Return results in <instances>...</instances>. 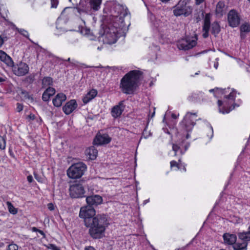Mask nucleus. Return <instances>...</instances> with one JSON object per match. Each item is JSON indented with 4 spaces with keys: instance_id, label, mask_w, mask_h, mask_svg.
<instances>
[{
    "instance_id": "1",
    "label": "nucleus",
    "mask_w": 250,
    "mask_h": 250,
    "mask_svg": "<svg viewBox=\"0 0 250 250\" xmlns=\"http://www.w3.org/2000/svg\"><path fill=\"white\" fill-rule=\"evenodd\" d=\"M79 216L83 219L84 226L89 229L88 234L93 239L103 237L105 228L108 225L106 215H96L93 207L84 206L81 208Z\"/></svg>"
},
{
    "instance_id": "2",
    "label": "nucleus",
    "mask_w": 250,
    "mask_h": 250,
    "mask_svg": "<svg viewBox=\"0 0 250 250\" xmlns=\"http://www.w3.org/2000/svg\"><path fill=\"white\" fill-rule=\"evenodd\" d=\"M141 78V71L131 70L125 75L121 79L120 88L123 93L133 94L139 88Z\"/></svg>"
},
{
    "instance_id": "3",
    "label": "nucleus",
    "mask_w": 250,
    "mask_h": 250,
    "mask_svg": "<svg viewBox=\"0 0 250 250\" xmlns=\"http://www.w3.org/2000/svg\"><path fill=\"white\" fill-rule=\"evenodd\" d=\"M102 0H81L76 9L80 15H91L100 9Z\"/></svg>"
},
{
    "instance_id": "4",
    "label": "nucleus",
    "mask_w": 250,
    "mask_h": 250,
    "mask_svg": "<svg viewBox=\"0 0 250 250\" xmlns=\"http://www.w3.org/2000/svg\"><path fill=\"white\" fill-rule=\"evenodd\" d=\"M211 14L210 13H207L204 19L202 26V31L203 32L202 36L205 39L208 37L210 29L211 33L215 37H216L221 31L219 21H214L211 23Z\"/></svg>"
},
{
    "instance_id": "5",
    "label": "nucleus",
    "mask_w": 250,
    "mask_h": 250,
    "mask_svg": "<svg viewBox=\"0 0 250 250\" xmlns=\"http://www.w3.org/2000/svg\"><path fill=\"white\" fill-rule=\"evenodd\" d=\"M197 118L196 112H188L179 124L180 129L188 132L186 136L187 139L189 138L190 135L188 132L192 131L194 126L196 125V121L201 120V118L197 119Z\"/></svg>"
},
{
    "instance_id": "6",
    "label": "nucleus",
    "mask_w": 250,
    "mask_h": 250,
    "mask_svg": "<svg viewBox=\"0 0 250 250\" xmlns=\"http://www.w3.org/2000/svg\"><path fill=\"white\" fill-rule=\"evenodd\" d=\"M87 181L82 179L76 181L69 187V194L71 198H79L84 197L85 189L87 188L88 185Z\"/></svg>"
},
{
    "instance_id": "7",
    "label": "nucleus",
    "mask_w": 250,
    "mask_h": 250,
    "mask_svg": "<svg viewBox=\"0 0 250 250\" xmlns=\"http://www.w3.org/2000/svg\"><path fill=\"white\" fill-rule=\"evenodd\" d=\"M188 0H180L173 7V13L175 17L184 16L187 17L192 14V7L189 5Z\"/></svg>"
},
{
    "instance_id": "8",
    "label": "nucleus",
    "mask_w": 250,
    "mask_h": 250,
    "mask_svg": "<svg viewBox=\"0 0 250 250\" xmlns=\"http://www.w3.org/2000/svg\"><path fill=\"white\" fill-rule=\"evenodd\" d=\"M87 169L85 164L83 163H77L70 166L67 170L68 176L72 179L79 178Z\"/></svg>"
},
{
    "instance_id": "9",
    "label": "nucleus",
    "mask_w": 250,
    "mask_h": 250,
    "mask_svg": "<svg viewBox=\"0 0 250 250\" xmlns=\"http://www.w3.org/2000/svg\"><path fill=\"white\" fill-rule=\"evenodd\" d=\"M118 28L114 25H109L104 30L103 36L107 43L112 44L117 41Z\"/></svg>"
},
{
    "instance_id": "10",
    "label": "nucleus",
    "mask_w": 250,
    "mask_h": 250,
    "mask_svg": "<svg viewBox=\"0 0 250 250\" xmlns=\"http://www.w3.org/2000/svg\"><path fill=\"white\" fill-rule=\"evenodd\" d=\"M197 37L186 36L185 38L180 40L177 44V46L180 50H188L197 44Z\"/></svg>"
},
{
    "instance_id": "11",
    "label": "nucleus",
    "mask_w": 250,
    "mask_h": 250,
    "mask_svg": "<svg viewBox=\"0 0 250 250\" xmlns=\"http://www.w3.org/2000/svg\"><path fill=\"white\" fill-rule=\"evenodd\" d=\"M241 17L235 9L230 10L228 14L229 25L232 28L237 27L240 23Z\"/></svg>"
},
{
    "instance_id": "12",
    "label": "nucleus",
    "mask_w": 250,
    "mask_h": 250,
    "mask_svg": "<svg viewBox=\"0 0 250 250\" xmlns=\"http://www.w3.org/2000/svg\"><path fill=\"white\" fill-rule=\"evenodd\" d=\"M29 66L25 62H20L14 67L15 74L19 76H24L29 72Z\"/></svg>"
},
{
    "instance_id": "13",
    "label": "nucleus",
    "mask_w": 250,
    "mask_h": 250,
    "mask_svg": "<svg viewBox=\"0 0 250 250\" xmlns=\"http://www.w3.org/2000/svg\"><path fill=\"white\" fill-rule=\"evenodd\" d=\"M149 108V105L147 106V108L145 109V110H146L145 112L147 114V117H148L147 121V125H148L150 119L152 118L154 116L155 113V108H154L153 111L152 112V113L151 114L150 112V110ZM147 125H146V126L144 128L143 132H142V138H143V137H144V138L147 139L149 136H150L152 135V133H151L150 131L147 130Z\"/></svg>"
},
{
    "instance_id": "14",
    "label": "nucleus",
    "mask_w": 250,
    "mask_h": 250,
    "mask_svg": "<svg viewBox=\"0 0 250 250\" xmlns=\"http://www.w3.org/2000/svg\"><path fill=\"white\" fill-rule=\"evenodd\" d=\"M111 140V138L107 134H97L94 139L93 144L94 145L100 146L107 144Z\"/></svg>"
},
{
    "instance_id": "15",
    "label": "nucleus",
    "mask_w": 250,
    "mask_h": 250,
    "mask_svg": "<svg viewBox=\"0 0 250 250\" xmlns=\"http://www.w3.org/2000/svg\"><path fill=\"white\" fill-rule=\"evenodd\" d=\"M86 202L87 204V206L94 208V206H97L102 203L103 198L99 195H92L86 197Z\"/></svg>"
},
{
    "instance_id": "16",
    "label": "nucleus",
    "mask_w": 250,
    "mask_h": 250,
    "mask_svg": "<svg viewBox=\"0 0 250 250\" xmlns=\"http://www.w3.org/2000/svg\"><path fill=\"white\" fill-rule=\"evenodd\" d=\"M78 104L75 100H71L67 102L62 107V111L66 115L71 114L77 108Z\"/></svg>"
},
{
    "instance_id": "17",
    "label": "nucleus",
    "mask_w": 250,
    "mask_h": 250,
    "mask_svg": "<svg viewBox=\"0 0 250 250\" xmlns=\"http://www.w3.org/2000/svg\"><path fill=\"white\" fill-rule=\"evenodd\" d=\"M125 105L124 101L119 102L118 105L114 106L111 110V115L114 118H117L121 116L123 111L124 110Z\"/></svg>"
},
{
    "instance_id": "18",
    "label": "nucleus",
    "mask_w": 250,
    "mask_h": 250,
    "mask_svg": "<svg viewBox=\"0 0 250 250\" xmlns=\"http://www.w3.org/2000/svg\"><path fill=\"white\" fill-rule=\"evenodd\" d=\"M224 243L229 245H234L237 240V236L235 234L229 233H225L223 235Z\"/></svg>"
},
{
    "instance_id": "19",
    "label": "nucleus",
    "mask_w": 250,
    "mask_h": 250,
    "mask_svg": "<svg viewBox=\"0 0 250 250\" xmlns=\"http://www.w3.org/2000/svg\"><path fill=\"white\" fill-rule=\"evenodd\" d=\"M144 3L145 4V6L147 10V14H148V18L149 19L150 21L153 23V24L154 25V27H155L159 33H161L163 32V31H161L160 29H159V24L160 23L159 21L156 20L155 16V15L150 11L149 8L147 6L146 3L144 2Z\"/></svg>"
},
{
    "instance_id": "20",
    "label": "nucleus",
    "mask_w": 250,
    "mask_h": 250,
    "mask_svg": "<svg viewBox=\"0 0 250 250\" xmlns=\"http://www.w3.org/2000/svg\"><path fill=\"white\" fill-rule=\"evenodd\" d=\"M66 99V96L64 94L62 93H58L53 99V105L56 107H60L62 105V102L65 101Z\"/></svg>"
},
{
    "instance_id": "21",
    "label": "nucleus",
    "mask_w": 250,
    "mask_h": 250,
    "mask_svg": "<svg viewBox=\"0 0 250 250\" xmlns=\"http://www.w3.org/2000/svg\"><path fill=\"white\" fill-rule=\"evenodd\" d=\"M142 84L145 88L151 87L153 84V79L149 74L146 75L142 72Z\"/></svg>"
},
{
    "instance_id": "22",
    "label": "nucleus",
    "mask_w": 250,
    "mask_h": 250,
    "mask_svg": "<svg viewBox=\"0 0 250 250\" xmlns=\"http://www.w3.org/2000/svg\"><path fill=\"white\" fill-rule=\"evenodd\" d=\"M0 60L8 66L14 65L12 58L2 50H0Z\"/></svg>"
},
{
    "instance_id": "23",
    "label": "nucleus",
    "mask_w": 250,
    "mask_h": 250,
    "mask_svg": "<svg viewBox=\"0 0 250 250\" xmlns=\"http://www.w3.org/2000/svg\"><path fill=\"white\" fill-rule=\"evenodd\" d=\"M97 91L92 89L90 90L83 98V101L84 104H86L94 99L97 95Z\"/></svg>"
},
{
    "instance_id": "24",
    "label": "nucleus",
    "mask_w": 250,
    "mask_h": 250,
    "mask_svg": "<svg viewBox=\"0 0 250 250\" xmlns=\"http://www.w3.org/2000/svg\"><path fill=\"white\" fill-rule=\"evenodd\" d=\"M114 7H117V17H119V19L123 20V17L127 14V8L120 4L116 5Z\"/></svg>"
},
{
    "instance_id": "25",
    "label": "nucleus",
    "mask_w": 250,
    "mask_h": 250,
    "mask_svg": "<svg viewBox=\"0 0 250 250\" xmlns=\"http://www.w3.org/2000/svg\"><path fill=\"white\" fill-rule=\"evenodd\" d=\"M238 236L239 239L243 241V242L248 243L250 241V232L249 231L239 232L238 234Z\"/></svg>"
},
{
    "instance_id": "26",
    "label": "nucleus",
    "mask_w": 250,
    "mask_h": 250,
    "mask_svg": "<svg viewBox=\"0 0 250 250\" xmlns=\"http://www.w3.org/2000/svg\"><path fill=\"white\" fill-rule=\"evenodd\" d=\"M86 151L87 154L89 155L91 159L94 160L96 159L98 154V150L94 147V146H90L86 150Z\"/></svg>"
},
{
    "instance_id": "27",
    "label": "nucleus",
    "mask_w": 250,
    "mask_h": 250,
    "mask_svg": "<svg viewBox=\"0 0 250 250\" xmlns=\"http://www.w3.org/2000/svg\"><path fill=\"white\" fill-rule=\"evenodd\" d=\"M184 144V140L172 144V150L175 152L174 155H177L178 152L179 151H180V150L182 149L181 147L183 146Z\"/></svg>"
},
{
    "instance_id": "28",
    "label": "nucleus",
    "mask_w": 250,
    "mask_h": 250,
    "mask_svg": "<svg viewBox=\"0 0 250 250\" xmlns=\"http://www.w3.org/2000/svg\"><path fill=\"white\" fill-rule=\"evenodd\" d=\"M248 246V243L242 242V243H236L233 245V248L234 250H247Z\"/></svg>"
},
{
    "instance_id": "29",
    "label": "nucleus",
    "mask_w": 250,
    "mask_h": 250,
    "mask_svg": "<svg viewBox=\"0 0 250 250\" xmlns=\"http://www.w3.org/2000/svg\"><path fill=\"white\" fill-rule=\"evenodd\" d=\"M225 7L224 2L219 1L216 7L215 13L217 15H223V9Z\"/></svg>"
},
{
    "instance_id": "30",
    "label": "nucleus",
    "mask_w": 250,
    "mask_h": 250,
    "mask_svg": "<svg viewBox=\"0 0 250 250\" xmlns=\"http://www.w3.org/2000/svg\"><path fill=\"white\" fill-rule=\"evenodd\" d=\"M52 83L53 79L50 77H44L42 80V87L43 88L51 85Z\"/></svg>"
},
{
    "instance_id": "31",
    "label": "nucleus",
    "mask_w": 250,
    "mask_h": 250,
    "mask_svg": "<svg viewBox=\"0 0 250 250\" xmlns=\"http://www.w3.org/2000/svg\"><path fill=\"white\" fill-rule=\"evenodd\" d=\"M217 103L218 105L219 106V112L223 114L229 113L231 110L233 109L235 107L234 105L233 106L232 108H231V107H230L229 109H225V107H223V110H222L220 107L223 104L222 101L221 100H219L217 101Z\"/></svg>"
},
{
    "instance_id": "32",
    "label": "nucleus",
    "mask_w": 250,
    "mask_h": 250,
    "mask_svg": "<svg viewBox=\"0 0 250 250\" xmlns=\"http://www.w3.org/2000/svg\"><path fill=\"white\" fill-rule=\"evenodd\" d=\"M6 205L7 206V208L9 212L12 214H16L18 212L17 208H15L12 203L9 201L6 202Z\"/></svg>"
},
{
    "instance_id": "33",
    "label": "nucleus",
    "mask_w": 250,
    "mask_h": 250,
    "mask_svg": "<svg viewBox=\"0 0 250 250\" xmlns=\"http://www.w3.org/2000/svg\"><path fill=\"white\" fill-rule=\"evenodd\" d=\"M240 32L249 33L250 32V25L248 23L242 24L240 27Z\"/></svg>"
},
{
    "instance_id": "34",
    "label": "nucleus",
    "mask_w": 250,
    "mask_h": 250,
    "mask_svg": "<svg viewBox=\"0 0 250 250\" xmlns=\"http://www.w3.org/2000/svg\"><path fill=\"white\" fill-rule=\"evenodd\" d=\"M6 139L5 136L0 135V149L1 150H4L6 147Z\"/></svg>"
},
{
    "instance_id": "35",
    "label": "nucleus",
    "mask_w": 250,
    "mask_h": 250,
    "mask_svg": "<svg viewBox=\"0 0 250 250\" xmlns=\"http://www.w3.org/2000/svg\"><path fill=\"white\" fill-rule=\"evenodd\" d=\"M21 94L23 96L25 99L31 100L32 101H33V98L29 95V92L27 91L21 89Z\"/></svg>"
},
{
    "instance_id": "36",
    "label": "nucleus",
    "mask_w": 250,
    "mask_h": 250,
    "mask_svg": "<svg viewBox=\"0 0 250 250\" xmlns=\"http://www.w3.org/2000/svg\"><path fill=\"white\" fill-rule=\"evenodd\" d=\"M35 74L33 73L26 77L25 82L29 83H32L35 80Z\"/></svg>"
},
{
    "instance_id": "37",
    "label": "nucleus",
    "mask_w": 250,
    "mask_h": 250,
    "mask_svg": "<svg viewBox=\"0 0 250 250\" xmlns=\"http://www.w3.org/2000/svg\"><path fill=\"white\" fill-rule=\"evenodd\" d=\"M81 33L85 36H93V34L91 32L90 30L87 28H83V29H82Z\"/></svg>"
},
{
    "instance_id": "38",
    "label": "nucleus",
    "mask_w": 250,
    "mask_h": 250,
    "mask_svg": "<svg viewBox=\"0 0 250 250\" xmlns=\"http://www.w3.org/2000/svg\"><path fill=\"white\" fill-rule=\"evenodd\" d=\"M50 97L51 95H50L47 92L44 91L42 94V99L44 102H47L49 100Z\"/></svg>"
},
{
    "instance_id": "39",
    "label": "nucleus",
    "mask_w": 250,
    "mask_h": 250,
    "mask_svg": "<svg viewBox=\"0 0 250 250\" xmlns=\"http://www.w3.org/2000/svg\"><path fill=\"white\" fill-rule=\"evenodd\" d=\"M45 91L46 92H47L50 95H51V96L54 95L56 92L55 88L50 86L46 88V89Z\"/></svg>"
},
{
    "instance_id": "40",
    "label": "nucleus",
    "mask_w": 250,
    "mask_h": 250,
    "mask_svg": "<svg viewBox=\"0 0 250 250\" xmlns=\"http://www.w3.org/2000/svg\"><path fill=\"white\" fill-rule=\"evenodd\" d=\"M18 246L15 244H11L8 246L7 250H18Z\"/></svg>"
},
{
    "instance_id": "41",
    "label": "nucleus",
    "mask_w": 250,
    "mask_h": 250,
    "mask_svg": "<svg viewBox=\"0 0 250 250\" xmlns=\"http://www.w3.org/2000/svg\"><path fill=\"white\" fill-rule=\"evenodd\" d=\"M197 94H195V93H193L191 94V95L189 96L188 97V100L189 101H191V102H196V100L197 99Z\"/></svg>"
},
{
    "instance_id": "42",
    "label": "nucleus",
    "mask_w": 250,
    "mask_h": 250,
    "mask_svg": "<svg viewBox=\"0 0 250 250\" xmlns=\"http://www.w3.org/2000/svg\"><path fill=\"white\" fill-rule=\"evenodd\" d=\"M34 175L35 178L39 182H42L43 179L41 175L38 174L36 172H34Z\"/></svg>"
},
{
    "instance_id": "43",
    "label": "nucleus",
    "mask_w": 250,
    "mask_h": 250,
    "mask_svg": "<svg viewBox=\"0 0 250 250\" xmlns=\"http://www.w3.org/2000/svg\"><path fill=\"white\" fill-rule=\"evenodd\" d=\"M18 31H19V32L20 34H21L22 35H23V36L28 38L29 34H28V32L27 31L23 29H20Z\"/></svg>"
},
{
    "instance_id": "44",
    "label": "nucleus",
    "mask_w": 250,
    "mask_h": 250,
    "mask_svg": "<svg viewBox=\"0 0 250 250\" xmlns=\"http://www.w3.org/2000/svg\"><path fill=\"white\" fill-rule=\"evenodd\" d=\"M189 145H190V144L189 143H187L186 144H185L184 146V150H183L182 149H181L180 151V154L181 155H183L185 153V152L188 149V148L189 146Z\"/></svg>"
},
{
    "instance_id": "45",
    "label": "nucleus",
    "mask_w": 250,
    "mask_h": 250,
    "mask_svg": "<svg viewBox=\"0 0 250 250\" xmlns=\"http://www.w3.org/2000/svg\"><path fill=\"white\" fill-rule=\"evenodd\" d=\"M225 97L227 99L234 101L235 99V94L233 92H231L228 95H226Z\"/></svg>"
},
{
    "instance_id": "46",
    "label": "nucleus",
    "mask_w": 250,
    "mask_h": 250,
    "mask_svg": "<svg viewBox=\"0 0 250 250\" xmlns=\"http://www.w3.org/2000/svg\"><path fill=\"white\" fill-rule=\"evenodd\" d=\"M16 105H17L16 110H17V112H20L23 110V105L22 104H20L19 103H17Z\"/></svg>"
},
{
    "instance_id": "47",
    "label": "nucleus",
    "mask_w": 250,
    "mask_h": 250,
    "mask_svg": "<svg viewBox=\"0 0 250 250\" xmlns=\"http://www.w3.org/2000/svg\"><path fill=\"white\" fill-rule=\"evenodd\" d=\"M180 165L179 164V163H178L177 162H176L175 161H171L170 162V167H176L178 168V169H180Z\"/></svg>"
},
{
    "instance_id": "48",
    "label": "nucleus",
    "mask_w": 250,
    "mask_h": 250,
    "mask_svg": "<svg viewBox=\"0 0 250 250\" xmlns=\"http://www.w3.org/2000/svg\"><path fill=\"white\" fill-rule=\"evenodd\" d=\"M26 119H28L29 121H33L36 119V116L32 113H30L27 116Z\"/></svg>"
},
{
    "instance_id": "49",
    "label": "nucleus",
    "mask_w": 250,
    "mask_h": 250,
    "mask_svg": "<svg viewBox=\"0 0 250 250\" xmlns=\"http://www.w3.org/2000/svg\"><path fill=\"white\" fill-rule=\"evenodd\" d=\"M51 7L56 8L58 4V3H59L58 0H51Z\"/></svg>"
},
{
    "instance_id": "50",
    "label": "nucleus",
    "mask_w": 250,
    "mask_h": 250,
    "mask_svg": "<svg viewBox=\"0 0 250 250\" xmlns=\"http://www.w3.org/2000/svg\"><path fill=\"white\" fill-rule=\"evenodd\" d=\"M47 208L48 209L51 211H52L55 209L54 205L51 203L47 204Z\"/></svg>"
},
{
    "instance_id": "51",
    "label": "nucleus",
    "mask_w": 250,
    "mask_h": 250,
    "mask_svg": "<svg viewBox=\"0 0 250 250\" xmlns=\"http://www.w3.org/2000/svg\"><path fill=\"white\" fill-rule=\"evenodd\" d=\"M78 63L77 61H73L71 62H70V66L72 67H77L78 66L77 63Z\"/></svg>"
},
{
    "instance_id": "52",
    "label": "nucleus",
    "mask_w": 250,
    "mask_h": 250,
    "mask_svg": "<svg viewBox=\"0 0 250 250\" xmlns=\"http://www.w3.org/2000/svg\"><path fill=\"white\" fill-rule=\"evenodd\" d=\"M50 248L52 250H60V249L54 244L50 245Z\"/></svg>"
},
{
    "instance_id": "53",
    "label": "nucleus",
    "mask_w": 250,
    "mask_h": 250,
    "mask_svg": "<svg viewBox=\"0 0 250 250\" xmlns=\"http://www.w3.org/2000/svg\"><path fill=\"white\" fill-rule=\"evenodd\" d=\"M27 179L29 183H32L33 181V178L32 175H29L27 176Z\"/></svg>"
},
{
    "instance_id": "54",
    "label": "nucleus",
    "mask_w": 250,
    "mask_h": 250,
    "mask_svg": "<svg viewBox=\"0 0 250 250\" xmlns=\"http://www.w3.org/2000/svg\"><path fill=\"white\" fill-rule=\"evenodd\" d=\"M246 37L245 32H240V38L241 39H244Z\"/></svg>"
},
{
    "instance_id": "55",
    "label": "nucleus",
    "mask_w": 250,
    "mask_h": 250,
    "mask_svg": "<svg viewBox=\"0 0 250 250\" xmlns=\"http://www.w3.org/2000/svg\"><path fill=\"white\" fill-rule=\"evenodd\" d=\"M38 232L42 236L43 238H45V234L42 230L39 229Z\"/></svg>"
},
{
    "instance_id": "56",
    "label": "nucleus",
    "mask_w": 250,
    "mask_h": 250,
    "mask_svg": "<svg viewBox=\"0 0 250 250\" xmlns=\"http://www.w3.org/2000/svg\"><path fill=\"white\" fill-rule=\"evenodd\" d=\"M84 250H95L93 247L89 246V247L85 248Z\"/></svg>"
},
{
    "instance_id": "57",
    "label": "nucleus",
    "mask_w": 250,
    "mask_h": 250,
    "mask_svg": "<svg viewBox=\"0 0 250 250\" xmlns=\"http://www.w3.org/2000/svg\"><path fill=\"white\" fill-rule=\"evenodd\" d=\"M190 244H187L186 246L185 247H182L181 248H178V249H176L175 250H185L186 249V248Z\"/></svg>"
},
{
    "instance_id": "58",
    "label": "nucleus",
    "mask_w": 250,
    "mask_h": 250,
    "mask_svg": "<svg viewBox=\"0 0 250 250\" xmlns=\"http://www.w3.org/2000/svg\"><path fill=\"white\" fill-rule=\"evenodd\" d=\"M195 1H196V4L199 5L201 3H202V2H203L204 0H195Z\"/></svg>"
},
{
    "instance_id": "59",
    "label": "nucleus",
    "mask_w": 250,
    "mask_h": 250,
    "mask_svg": "<svg viewBox=\"0 0 250 250\" xmlns=\"http://www.w3.org/2000/svg\"><path fill=\"white\" fill-rule=\"evenodd\" d=\"M4 41L2 37L0 36V47L3 44Z\"/></svg>"
},
{
    "instance_id": "60",
    "label": "nucleus",
    "mask_w": 250,
    "mask_h": 250,
    "mask_svg": "<svg viewBox=\"0 0 250 250\" xmlns=\"http://www.w3.org/2000/svg\"><path fill=\"white\" fill-rule=\"evenodd\" d=\"M31 230L33 232H38L39 229H38V228H37L36 227H33V228H32Z\"/></svg>"
},
{
    "instance_id": "61",
    "label": "nucleus",
    "mask_w": 250,
    "mask_h": 250,
    "mask_svg": "<svg viewBox=\"0 0 250 250\" xmlns=\"http://www.w3.org/2000/svg\"><path fill=\"white\" fill-rule=\"evenodd\" d=\"M60 60H62V61H67V62H68L70 63V62H71V60H70V58H69L67 60H64L63 59H61V58H59V59Z\"/></svg>"
},
{
    "instance_id": "62",
    "label": "nucleus",
    "mask_w": 250,
    "mask_h": 250,
    "mask_svg": "<svg viewBox=\"0 0 250 250\" xmlns=\"http://www.w3.org/2000/svg\"><path fill=\"white\" fill-rule=\"evenodd\" d=\"M181 166H183V169L186 171V165L185 164H181Z\"/></svg>"
},
{
    "instance_id": "63",
    "label": "nucleus",
    "mask_w": 250,
    "mask_h": 250,
    "mask_svg": "<svg viewBox=\"0 0 250 250\" xmlns=\"http://www.w3.org/2000/svg\"><path fill=\"white\" fill-rule=\"evenodd\" d=\"M149 199L145 200L143 202V204L146 205L147 203H148L149 202Z\"/></svg>"
},
{
    "instance_id": "64",
    "label": "nucleus",
    "mask_w": 250,
    "mask_h": 250,
    "mask_svg": "<svg viewBox=\"0 0 250 250\" xmlns=\"http://www.w3.org/2000/svg\"><path fill=\"white\" fill-rule=\"evenodd\" d=\"M171 117L173 119H176L177 118L176 115L175 114H172V115H171Z\"/></svg>"
}]
</instances>
